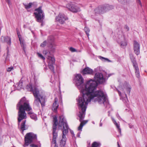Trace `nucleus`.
I'll return each mask as SVG.
<instances>
[{
	"instance_id": "f3484780",
	"label": "nucleus",
	"mask_w": 147,
	"mask_h": 147,
	"mask_svg": "<svg viewBox=\"0 0 147 147\" xmlns=\"http://www.w3.org/2000/svg\"><path fill=\"white\" fill-rule=\"evenodd\" d=\"M93 71L89 67H86L82 71V74L84 75L86 74H92Z\"/></svg>"
},
{
	"instance_id": "de8ad7c7",
	"label": "nucleus",
	"mask_w": 147,
	"mask_h": 147,
	"mask_svg": "<svg viewBox=\"0 0 147 147\" xmlns=\"http://www.w3.org/2000/svg\"><path fill=\"white\" fill-rule=\"evenodd\" d=\"M7 54L8 55V52H7Z\"/></svg>"
},
{
	"instance_id": "412c9836",
	"label": "nucleus",
	"mask_w": 147,
	"mask_h": 147,
	"mask_svg": "<svg viewBox=\"0 0 147 147\" xmlns=\"http://www.w3.org/2000/svg\"><path fill=\"white\" fill-rule=\"evenodd\" d=\"M26 120H24L22 122V123L21 127H20V130L22 131V133L23 134V131L27 129L26 127L25 123H26Z\"/></svg>"
},
{
	"instance_id": "2eb2a0df",
	"label": "nucleus",
	"mask_w": 147,
	"mask_h": 147,
	"mask_svg": "<svg viewBox=\"0 0 147 147\" xmlns=\"http://www.w3.org/2000/svg\"><path fill=\"white\" fill-rule=\"evenodd\" d=\"M107 9L105 6H101L96 8L94 10V12L96 14H101L105 12Z\"/></svg>"
},
{
	"instance_id": "473e14b6",
	"label": "nucleus",
	"mask_w": 147,
	"mask_h": 147,
	"mask_svg": "<svg viewBox=\"0 0 147 147\" xmlns=\"http://www.w3.org/2000/svg\"><path fill=\"white\" fill-rule=\"evenodd\" d=\"M69 50L72 52H77L76 50L74 48L71 47L69 49Z\"/></svg>"
},
{
	"instance_id": "c85d7f7f",
	"label": "nucleus",
	"mask_w": 147,
	"mask_h": 147,
	"mask_svg": "<svg viewBox=\"0 0 147 147\" xmlns=\"http://www.w3.org/2000/svg\"><path fill=\"white\" fill-rule=\"evenodd\" d=\"M37 54L38 57H39L40 58L43 60H45V58L44 56H43L41 54L38 53H37Z\"/></svg>"
},
{
	"instance_id": "9d476101",
	"label": "nucleus",
	"mask_w": 147,
	"mask_h": 147,
	"mask_svg": "<svg viewBox=\"0 0 147 147\" xmlns=\"http://www.w3.org/2000/svg\"><path fill=\"white\" fill-rule=\"evenodd\" d=\"M65 7L73 13H76L81 11L80 8L71 3H67L65 6Z\"/></svg>"
},
{
	"instance_id": "09e8293b",
	"label": "nucleus",
	"mask_w": 147,
	"mask_h": 147,
	"mask_svg": "<svg viewBox=\"0 0 147 147\" xmlns=\"http://www.w3.org/2000/svg\"><path fill=\"white\" fill-rule=\"evenodd\" d=\"M118 147H120L119 146H118Z\"/></svg>"
},
{
	"instance_id": "f03ea898",
	"label": "nucleus",
	"mask_w": 147,
	"mask_h": 147,
	"mask_svg": "<svg viewBox=\"0 0 147 147\" xmlns=\"http://www.w3.org/2000/svg\"><path fill=\"white\" fill-rule=\"evenodd\" d=\"M17 107L19 110L18 120L19 124L22 120L27 118L25 111H31L32 108L29 105L28 101L27 100L25 97L21 99L17 105Z\"/></svg>"
},
{
	"instance_id": "7ed1b4c3",
	"label": "nucleus",
	"mask_w": 147,
	"mask_h": 147,
	"mask_svg": "<svg viewBox=\"0 0 147 147\" xmlns=\"http://www.w3.org/2000/svg\"><path fill=\"white\" fill-rule=\"evenodd\" d=\"M38 84L35 82V85L32 86L31 84L27 85L26 88L29 91L33 92L35 99L34 102L35 105L38 106L40 103L42 107L45 105V92L43 91H39L36 87H38Z\"/></svg>"
},
{
	"instance_id": "c756f323",
	"label": "nucleus",
	"mask_w": 147,
	"mask_h": 147,
	"mask_svg": "<svg viewBox=\"0 0 147 147\" xmlns=\"http://www.w3.org/2000/svg\"><path fill=\"white\" fill-rule=\"evenodd\" d=\"M47 44V42L46 41H44L40 45V46L41 47H43L45 46Z\"/></svg>"
},
{
	"instance_id": "7c9ffc66",
	"label": "nucleus",
	"mask_w": 147,
	"mask_h": 147,
	"mask_svg": "<svg viewBox=\"0 0 147 147\" xmlns=\"http://www.w3.org/2000/svg\"><path fill=\"white\" fill-rule=\"evenodd\" d=\"M49 48L51 50H54L55 49V45L53 44H51L49 46Z\"/></svg>"
},
{
	"instance_id": "37998d69",
	"label": "nucleus",
	"mask_w": 147,
	"mask_h": 147,
	"mask_svg": "<svg viewBox=\"0 0 147 147\" xmlns=\"http://www.w3.org/2000/svg\"><path fill=\"white\" fill-rule=\"evenodd\" d=\"M71 133L72 134H73L74 136V132L73 131H71Z\"/></svg>"
},
{
	"instance_id": "0eeeda50",
	"label": "nucleus",
	"mask_w": 147,
	"mask_h": 147,
	"mask_svg": "<svg viewBox=\"0 0 147 147\" xmlns=\"http://www.w3.org/2000/svg\"><path fill=\"white\" fill-rule=\"evenodd\" d=\"M129 58L133 63V66L135 70V74L136 76L139 78L140 77V71L136 58L132 54H129Z\"/></svg>"
},
{
	"instance_id": "aec40b11",
	"label": "nucleus",
	"mask_w": 147,
	"mask_h": 147,
	"mask_svg": "<svg viewBox=\"0 0 147 147\" xmlns=\"http://www.w3.org/2000/svg\"><path fill=\"white\" fill-rule=\"evenodd\" d=\"M28 114L30 115L31 118L36 121L37 120V117L36 115L32 112V111H30L28 113Z\"/></svg>"
},
{
	"instance_id": "2f4dec72",
	"label": "nucleus",
	"mask_w": 147,
	"mask_h": 147,
	"mask_svg": "<svg viewBox=\"0 0 147 147\" xmlns=\"http://www.w3.org/2000/svg\"><path fill=\"white\" fill-rule=\"evenodd\" d=\"M122 4H125L127 3L129 0H118Z\"/></svg>"
},
{
	"instance_id": "5701e85b",
	"label": "nucleus",
	"mask_w": 147,
	"mask_h": 147,
	"mask_svg": "<svg viewBox=\"0 0 147 147\" xmlns=\"http://www.w3.org/2000/svg\"><path fill=\"white\" fill-rule=\"evenodd\" d=\"M16 85V89L18 90L20 89L22 87V81L20 80L18 82Z\"/></svg>"
},
{
	"instance_id": "1a4fd4ad",
	"label": "nucleus",
	"mask_w": 147,
	"mask_h": 147,
	"mask_svg": "<svg viewBox=\"0 0 147 147\" xmlns=\"http://www.w3.org/2000/svg\"><path fill=\"white\" fill-rule=\"evenodd\" d=\"M97 83V82L100 84H102L105 83L106 81V79L103 77L102 74L100 73H97L95 74L94 77V80Z\"/></svg>"
},
{
	"instance_id": "a18cd8bd",
	"label": "nucleus",
	"mask_w": 147,
	"mask_h": 147,
	"mask_svg": "<svg viewBox=\"0 0 147 147\" xmlns=\"http://www.w3.org/2000/svg\"><path fill=\"white\" fill-rule=\"evenodd\" d=\"M118 93L119 95H120L121 94V93L119 91H118Z\"/></svg>"
},
{
	"instance_id": "b1692460",
	"label": "nucleus",
	"mask_w": 147,
	"mask_h": 147,
	"mask_svg": "<svg viewBox=\"0 0 147 147\" xmlns=\"http://www.w3.org/2000/svg\"><path fill=\"white\" fill-rule=\"evenodd\" d=\"M100 144L99 142H94L92 144L91 147H98L100 146Z\"/></svg>"
},
{
	"instance_id": "393cba45",
	"label": "nucleus",
	"mask_w": 147,
	"mask_h": 147,
	"mask_svg": "<svg viewBox=\"0 0 147 147\" xmlns=\"http://www.w3.org/2000/svg\"><path fill=\"white\" fill-rule=\"evenodd\" d=\"M32 4L33 3H29V4H24V5L26 9L27 10H28L31 7Z\"/></svg>"
},
{
	"instance_id": "bb28decb",
	"label": "nucleus",
	"mask_w": 147,
	"mask_h": 147,
	"mask_svg": "<svg viewBox=\"0 0 147 147\" xmlns=\"http://www.w3.org/2000/svg\"><path fill=\"white\" fill-rule=\"evenodd\" d=\"M18 35V38H19V40L20 42V44L21 45V46L23 47V49H24V44L23 42V41H21V37H20V35L19 34L18 32H17Z\"/></svg>"
},
{
	"instance_id": "58836bf2",
	"label": "nucleus",
	"mask_w": 147,
	"mask_h": 147,
	"mask_svg": "<svg viewBox=\"0 0 147 147\" xmlns=\"http://www.w3.org/2000/svg\"><path fill=\"white\" fill-rule=\"evenodd\" d=\"M49 38H50V37H49L48 38V43H50L51 42H52V40H51V41H49Z\"/></svg>"
},
{
	"instance_id": "423d86ee",
	"label": "nucleus",
	"mask_w": 147,
	"mask_h": 147,
	"mask_svg": "<svg viewBox=\"0 0 147 147\" xmlns=\"http://www.w3.org/2000/svg\"><path fill=\"white\" fill-rule=\"evenodd\" d=\"M36 136L32 133H27L25 136V144L24 146H27L34 140H36Z\"/></svg>"
},
{
	"instance_id": "39448f33",
	"label": "nucleus",
	"mask_w": 147,
	"mask_h": 147,
	"mask_svg": "<svg viewBox=\"0 0 147 147\" xmlns=\"http://www.w3.org/2000/svg\"><path fill=\"white\" fill-rule=\"evenodd\" d=\"M53 138L51 143V147H58V145L56 142V139L57 136V132L56 131L57 126V125L58 121L56 116L53 117Z\"/></svg>"
},
{
	"instance_id": "f704fd0d",
	"label": "nucleus",
	"mask_w": 147,
	"mask_h": 147,
	"mask_svg": "<svg viewBox=\"0 0 147 147\" xmlns=\"http://www.w3.org/2000/svg\"><path fill=\"white\" fill-rule=\"evenodd\" d=\"M43 53L44 54H45L46 55H47V57H48V56H49V53L48 51L46 50L43 51Z\"/></svg>"
},
{
	"instance_id": "8fccbe9b",
	"label": "nucleus",
	"mask_w": 147,
	"mask_h": 147,
	"mask_svg": "<svg viewBox=\"0 0 147 147\" xmlns=\"http://www.w3.org/2000/svg\"><path fill=\"white\" fill-rule=\"evenodd\" d=\"M146 147H147V146H146Z\"/></svg>"
},
{
	"instance_id": "4be33fe9",
	"label": "nucleus",
	"mask_w": 147,
	"mask_h": 147,
	"mask_svg": "<svg viewBox=\"0 0 147 147\" xmlns=\"http://www.w3.org/2000/svg\"><path fill=\"white\" fill-rule=\"evenodd\" d=\"M4 39V41L6 42L7 44L10 45L11 44V40L10 37H2Z\"/></svg>"
},
{
	"instance_id": "c03bdc74",
	"label": "nucleus",
	"mask_w": 147,
	"mask_h": 147,
	"mask_svg": "<svg viewBox=\"0 0 147 147\" xmlns=\"http://www.w3.org/2000/svg\"><path fill=\"white\" fill-rule=\"evenodd\" d=\"M102 123H100V126H102Z\"/></svg>"
},
{
	"instance_id": "72a5a7b5",
	"label": "nucleus",
	"mask_w": 147,
	"mask_h": 147,
	"mask_svg": "<svg viewBox=\"0 0 147 147\" xmlns=\"http://www.w3.org/2000/svg\"><path fill=\"white\" fill-rule=\"evenodd\" d=\"M13 67H8L7 69V71L8 72H10L11 70H13Z\"/></svg>"
},
{
	"instance_id": "49530a36",
	"label": "nucleus",
	"mask_w": 147,
	"mask_h": 147,
	"mask_svg": "<svg viewBox=\"0 0 147 147\" xmlns=\"http://www.w3.org/2000/svg\"><path fill=\"white\" fill-rule=\"evenodd\" d=\"M118 119H119L120 118V117H118Z\"/></svg>"
},
{
	"instance_id": "4c0bfd02",
	"label": "nucleus",
	"mask_w": 147,
	"mask_h": 147,
	"mask_svg": "<svg viewBox=\"0 0 147 147\" xmlns=\"http://www.w3.org/2000/svg\"><path fill=\"white\" fill-rule=\"evenodd\" d=\"M124 28L127 31H128L129 29V27L126 25L125 26Z\"/></svg>"
},
{
	"instance_id": "ddd939ff",
	"label": "nucleus",
	"mask_w": 147,
	"mask_h": 147,
	"mask_svg": "<svg viewBox=\"0 0 147 147\" xmlns=\"http://www.w3.org/2000/svg\"><path fill=\"white\" fill-rule=\"evenodd\" d=\"M117 41L122 48H125L127 45V41L123 36H119Z\"/></svg>"
},
{
	"instance_id": "79ce46f5",
	"label": "nucleus",
	"mask_w": 147,
	"mask_h": 147,
	"mask_svg": "<svg viewBox=\"0 0 147 147\" xmlns=\"http://www.w3.org/2000/svg\"><path fill=\"white\" fill-rule=\"evenodd\" d=\"M119 89L121 90H123V91L124 90L123 89V88H122L121 87H119Z\"/></svg>"
},
{
	"instance_id": "f8f14e48",
	"label": "nucleus",
	"mask_w": 147,
	"mask_h": 147,
	"mask_svg": "<svg viewBox=\"0 0 147 147\" xmlns=\"http://www.w3.org/2000/svg\"><path fill=\"white\" fill-rule=\"evenodd\" d=\"M68 19L67 17L64 14L60 13L56 18V20L61 24H63L65 20Z\"/></svg>"
},
{
	"instance_id": "20e7f679",
	"label": "nucleus",
	"mask_w": 147,
	"mask_h": 147,
	"mask_svg": "<svg viewBox=\"0 0 147 147\" xmlns=\"http://www.w3.org/2000/svg\"><path fill=\"white\" fill-rule=\"evenodd\" d=\"M57 125L59 129L62 130V138L60 142V145L61 147H64L65 144L66 138L65 135L68 132V127L66 120L63 115H61L59 118V122Z\"/></svg>"
},
{
	"instance_id": "4468645a",
	"label": "nucleus",
	"mask_w": 147,
	"mask_h": 147,
	"mask_svg": "<svg viewBox=\"0 0 147 147\" xmlns=\"http://www.w3.org/2000/svg\"><path fill=\"white\" fill-rule=\"evenodd\" d=\"M140 45L138 42L134 41L133 42V50L135 53L138 55L140 53Z\"/></svg>"
},
{
	"instance_id": "a878e982",
	"label": "nucleus",
	"mask_w": 147,
	"mask_h": 147,
	"mask_svg": "<svg viewBox=\"0 0 147 147\" xmlns=\"http://www.w3.org/2000/svg\"><path fill=\"white\" fill-rule=\"evenodd\" d=\"M99 58L102 61H107L108 62H111V61L110 60H109V59L107 58H105L103 57H102L101 56H99Z\"/></svg>"
},
{
	"instance_id": "6e6552de",
	"label": "nucleus",
	"mask_w": 147,
	"mask_h": 147,
	"mask_svg": "<svg viewBox=\"0 0 147 147\" xmlns=\"http://www.w3.org/2000/svg\"><path fill=\"white\" fill-rule=\"evenodd\" d=\"M34 14L37 21L38 22H42L44 16L41 7L35 10Z\"/></svg>"
},
{
	"instance_id": "c9c22d12",
	"label": "nucleus",
	"mask_w": 147,
	"mask_h": 147,
	"mask_svg": "<svg viewBox=\"0 0 147 147\" xmlns=\"http://www.w3.org/2000/svg\"><path fill=\"white\" fill-rule=\"evenodd\" d=\"M137 3L140 5L141 7L142 6V4L140 0H136Z\"/></svg>"
},
{
	"instance_id": "f257e3e1",
	"label": "nucleus",
	"mask_w": 147,
	"mask_h": 147,
	"mask_svg": "<svg viewBox=\"0 0 147 147\" xmlns=\"http://www.w3.org/2000/svg\"><path fill=\"white\" fill-rule=\"evenodd\" d=\"M74 81L76 85L82 94V95L77 99L79 110L78 116L81 122L78 129L81 131L83 127L88 122L87 120H83L88 104L91 100L97 102L100 104L104 103L107 99L106 94L103 91L96 90L97 83L93 80H90L83 84V78L80 74H77L75 75Z\"/></svg>"
},
{
	"instance_id": "dca6fc26",
	"label": "nucleus",
	"mask_w": 147,
	"mask_h": 147,
	"mask_svg": "<svg viewBox=\"0 0 147 147\" xmlns=\"http://www.w3.org/2000/svg\"><path fill=\"white\" fill-rule=\"evenodd\" d=\"M58 101V98H55L54 100V102L53 105L52 109L53 111L55 112L57 111V109L59 106Z\"/></svg>"
},
{
	"instance_id": "a19ab883",
	"label": "nucleus",
	"mask_w": 147,
	"mask_h": 147,
	"mask_svg": "<svg viewBox=\"0 0 147 147\" xmlns=\"http://www.w3.org/2000/svg\"><path fill=\"white\" fill-rule=\"evenodd\" d=\"M129 127L130 128H132L133 127V126L131 125H129Z\"/></svg>"
},
{
	"instance_id": "a211bd4d",
	"label": "nucleus",
	"mask_w": 147,
	"mask_h": 147,
	"mask_svg": "<svg viewBox=\"0 0 147 147\" xmlns=\"http://www.w3.org/2000/svg\"><path fill=\"white\" fill-rule=\"evenodd\" d=\"M124 89L126 90L127 93L129 94L131 89V86L128 84L126 83L124 85Z\"/></svg>"
},
{
	"instance_id": "ea45409f",
	"label": "nucleus",
	"mask_w": 147,
	"mask_h": 147,
	"mask_svg": "<svg viewBox=\"0 0 147 147\" xmlns=\"http://www.w3.org/2000/svg\"><path fill=\"white\" fill-rule=\"evenodd\" d=\"M125 101H123L124 102H127V101H128V100H127V98H125Z\"/></svg>"
},
{
	"instance_id": "cd10ccee",
	"label": "nucleus",
	"mask_w": 147,
	"mask_h": 147,
	"mask_svg": "<svg viewBox=\"0 0 147 147\" xmlns=\"http://www.w3.org/2000/svg\"><path fill=\"white\" fill-rule=\"evenodd\" d=\"M84 30L86 32V34L87 35L88 37H89V32H90V30L87 27H85L84 28Z\"/></svg>"
},
{
	"instance_id": "6ab92c4d",
	"label": "nucleus",
	"mask_w": 147,
	"mask_h": 147,
	"mask_svg": "<svg viewBox=\"0 0 147 147\" xmlns=\"http://www.w3.org/2000/svg\"><path fill=\"white\" fill-rule=\"evenodd\" d=\"M112 121L114 124L115 125V126L116 127L117 129H118V132L120 133H121V129L120 128V124H119V123H117L116 121L113 118H112Z\"/></svg>"
},
{
	"instance_id": "e433bc0d",
	"label": "nucleus",
	"mask_w": 147,
	"mask_h": 147,
	"mask_svg": "<svg viewBox=\"0 0 147 147\" xmlns=\"http://www.w3.org/2000/svg\"><path fill=\"white\" fill-rule=\"evenodd\" d=\"M30 147H40V146H38L34 144H31L30 145Z\"/></svg>"
},
{
	"instance_id": "9b49d317",
	"label": "nucleus",
	"mask_w": 147,
	"mask_h": 147,
	"mask_svg": "<svg viewBox=\"0 0 147 147\" xmlns=\"http://www.w3.org/2000/svg\"><path fill=\"white\" fill-rule=\"evenodd\" d=\"M48 66L50 69L53 72H54V65L55 64V59L53 57L48 56L47 57Z\"/></svg>"
}]
</instances>
